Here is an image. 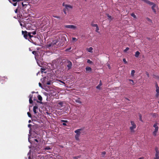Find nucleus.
I'll return each instance as SVG.
<instances>
[{
	"label": "nucleus",
	"instance_id": "obj_63",
	"mask_svg": "<svg viewBox=\"0 0 159 159\" xmlns=\"http://www.w3.org/2000/svg\"><path fill=\"white\" fill-rule=\"evenodd\" d=\"M15 12L16 13L17 12V9L15 11Z\"/></svg>",
	"mask_w": 159,
	"mask_h": 159
},
{
	"label": "nucleus",
	"instance_id": "obj_12",
	"mask_svg": "<svg viewBox=\"0 0 159 159\" xmlns=\"http://www.w3.org/2000/svg\"><path fill=\"white\" fill-rule=\"evenodd\" d=\"M38 108V106L37 105H35L33 107V111L35 114H36L37 112L36 111V109Z\"/></svg>",
	"mask_w": 159,
	"mask_h": 159
},
{
	"label": "nucleus",
	"instance_id": "obj_21",
	"mask_svg": "<svg viewBox=\"0 0 159 159\" xmlns=\"http://www.w3.org/2000/svg\"><path fill=\"white\" fill-rule=\"evenodd\" d=\"M31 33L30 32H29V35H28V38L29 39H28L29 40H30L29 39H31V38L33 37V36L32 35H31Z\"/></svg>",
	"mask_w": 159,
	"mask_h": 159
},
{
	"label": "nucleus",
	"instance_id": "obj_2",
	"mask_svg": "<svg viewBox=\"0 0 159 159\" xmlns=\"http://www.w3.org/2000/svg\"><path fill=\"white\" fill-rule=\"evenodd\" d=\"M144 1L145 3H146L149 5H152V11H153L155 13L156 12V10L155 9V8L156 7V4L154 3H153L152 2H150L149 1Z\"/></svg>",
	"mask_w": 159,
	"mask_h": 159
},
{
	"label": "nucleus",
	"instance_id": "obj_41",
	"mask_svg": "<svg viewBox=\"0 0 159 159\" xmlns=\"http://www.w3.org/2000/svg\"><path fill=\"white\" fill-rule=\"evenodd\" d=\"M29 102L31 104L33 103V101L32 99H29Z\"/></svg>",
	"mask_w": 159,
	"mask_h": 159
},
{
	"label": "nucleus",
	"instance_id": "obj_1",
	"mask_svg": "<svg viewBox=\"0 0 159 159\" xmlns=\"http://www.w3.org/2000/svg\"><path fill=\"white\" fill-rule=\"evenodd\" d=\"M83 130L82 129H78L75 131V133L76 134L75 136V138L76 140H79V137L81 133V131Z\"/></svg>",
	"mask_w": 159,
	"mask_h": 159
},
{
	"label": "nucleus",
	"instance_id": "obj_24",
	"mask_svg": "<svg viewBox=\"0 0 159 159\" xmlns=\"http://www.w3.org/2000/svg\"><path fill=\"white\" fill-rule=\"evenodd\" d=\"M53 16L54 18H57L59 19H61V17L59 16L53 15Z\"/></svg>",
	"mask_w": 159,
	"mask_h": 159
},
{
	"label": "nucleus",
	"instance_id": "obj_5",
	"mask_svg": "<svg viewBox=\"0 0 159 159\" xmlns=\"http://www.w3.org/2000/svg\"><path fill=\"white\" fill-rule=\"evenodd\" d=\"M62 5L63 6L65 7V8L67 10H69L70 9H72V7L71 5L67 4H65L64 2L63 3Z\"/></svg>",
	"mask_w": 159,
	"mask_h": 159
},
{
	"label": "nucleus",
	"instance_id": "obj_53",
	"mask_svg": "<svg viewBox=\"0 0 159 159\" xmlns=\"http://www.w3.org/2000/svg\"><path fill=\"white\" fill-rule=\"evenodd\" d=\"M61 121L63 122H64L65 123H66V122H68V121L67 120H61Z\"/></svg>",
	"mask_w": 159,
	"mask_h": 159
},
{
	"label": "nucleus",
	"instance_id": "obj_37",
	"mask_svg": "<svg viewBox=\"0 0 159 159\" xmlns=\"http://www.w3.org/2000/svg\"><path fill=\"white\" fill-rule=\"evenodd\" d=\"M6 79L7 80V76L6 77V76H5V77H1V79L2 80H4V79Z\"/></svg>",
	"mask_w": 159,
	"mask_h": 159
},
{
	"label": "nucleus",
	"instance_id": "obj_46",
	"mask_svg": "<svg viewBox=\"0 0 159 159\" xmlns=\"http://www.w3.org/2000/svg\"><path fill=\"white\" fill-rule=\"evenodd\" d=\"M66 9L65 8H64L63 10V12H64V13L65 14H66Z\"/></svg>",
	"mask_w": 159,
	"mask_h": 159
},
{
	"label": "nucleus",
	"instance_id": "obj_35",
	"mask_svg": "<svg viewBox=\"0 0 159 159\" xmlns=\"http://www.w3.org/2000/svg\"><path fill=\"white\" fill-rule=\"evenodd\" d=\"M129 49V48L128 47H127L124 50V52H126Z\"/></svg>",
	"mask_w": 159,
	"mask_h": 159
},
{
	"label": "nucleus",
	"instance_id": "obj_62",
	"mask_svg": "<svg viewBox=\"0 0 159 159\" xmlns=\"http://www.w3.org/2000/svg\"><path fill=\"white\" fill-rule=\"evenodd\" d=\"M108 66L109 69H110V66L109 65H108Z\"/></svg>",
	"mask_w": 159,
	"mask_h": 159
},
{
	"label": "nucleus",
	"instance_id": "obj_51",
	"mask_svg": "<svg viewBox=\"0 0 159 159\" xmlns=\"http://www.w3.org/2000/svg\"><path fill=\"white\" fill-rule=\"evenodd\" d=\"M147 19L148 20V21H149V22H152V20L149 18H147Z\"/></svg>",
	"mask_w": 159,
	"mask_h": 159
},
{
	"label": "nucleus",
	"instance_id": "obj_33",
	"mask_svg": "<svg viewBox=\"0 0 159 159\" xmlns=\"http://www.w3.org/2000/svg\"><path fill=\"white\" fill-rule=\"evenodd\" d=\"M91 25L93 26V27H97L98 25H97V24H94L93 23H91Z\"/></svg>",
	"mask_w": 159,
	"mask_h": 159
},
{
	"label": "nucleus",
	"instance_id": "obj_58",
	"mask_svg": "<svg viewBox=\"0 0 159 159\" xmlns=\"http://www.w3.org/2000/svg\"><path fill=\"white\" fill-rule=\"evenodd\" d=\"M32 125L31 124H29L28 125V127L29 128H30Z\"/></svg>",
	"mask_w": 159,
	"mask_h": 159
},
{
	"label": "nucleus",
	"instance_id": "obj_64",
	"mask_svg": "<svg viewBox=\"0 0 159 159\" xmlns=\"http://www.w3.org/2000/svg\"><path fill=\"white\" fill-rule=\"evenodd\" d=\"M37 102H38L40 103H42V102H39V101H37Z\"/></svg>",
	"mask_w": 159,
	"mask_h": 159
},
{
	"label": "nucleus",
	"instance_id": "obj_60",
	"mask_svg": "<svg viewBox=\"0 0 159 159\" xmlns=\"http://www.w3.org/2000/svg\"><path fill=\"white\" fill-rule=\"evenodd\" d=\"M144 158L143 157H140L138 159H143Z\"/></svg>",
	"mask_w": 159,
	"mask_h": 159
},
{
	"label": "nucleus",
	"instance_id": "obj_16",
	"mask_svg": "<svg viewBox=\"0 0 159 159\" xmlns=\"http://www.w3.org/2000/svg\"><path fill=\"white\" fill-rule=\"evenodd\" d=\"M102 83L101 80H100L99 84L96 87L97 89H100V86L102 85Z\"/></svg>",
	"mask_w": 159,
	"mask_h": 159
},
{
	"label": "nucleus",
	"instance_id": "obj_34",
	"mask_svg": "<svg viewBox=\"0 0 159 159\" xmlns=\"http://www.w3.org/2000/svg\"><path fill=\"white\" fill-rule=\"evenodd\" d=\"M128 80H129V81L132 82V85H134V81L132 80L129 79Z\"/></svg>",
	"mask_w": 159,
	"mask_h": 159
},
{
	"label": "nucleus",
	"instance_id": "obj_10",
	"mask_svg": "<svg viewBox=\"0 0 159 159\" xmlns=\"http://www.w3.org/2000/svg\"><path fill=\"white\" fill-rule=\"evenodd\" d=\"M57 106H58L59 108H60L63 106V102H59L57 103Z\"/></svg>",
	"mask_w": 159,
	"mask_h": 159
},
{
	"label": "nucleus",
	"instance_id": "obj_11",
	"mask_svg": "<svg viewBox=\"0 0 159 159\" xmlns=\"http://www.w3.org/2000/svg\"><path fill=\"white\" fill-rule=\"evenodd\" d=\"M156 92L157 93L155 95L156 97L157 98H158L159 96V88L156 89Z\"/></svg>",
	"mask_w": 159,
	"mask_h": 159
},
{
	"label": "nucleus",
	"instance_id": "obj_42",
	"mask_svg": "<svg viewBox=\"0 0 159 159\" xmlns=\"http://www.w3.org/2000/svg\"><path fill=\"white\" fill-rule=\"evenodd\" d=\"M31 33V34H32L33 35H35L36 34V31H34Z\"/></svg>",
	"mask_w": 159,
	"mask_h": 159
},
{
	"label": "nucleus",
	"instance_id": "obj_56",
	"mask_svg": "<svg viewBox=\"0 0 159 159\" xmlns=\"http://www.w3.org/2000/svg\"><path fill=\"white\" fill-rule=\"evenodd\" d=\"M62 125L64 126H66L67 125L65 123H62Z\"/></svg>",
	"mask_w": 159,
	"mask_h": 159
},
{
	"label": "nucleus",
	"instance_id": "obj_20",
	"mask_svg": "<svg viewBox=\"0 0 159 159\" xmlns=\"http://www.w3.org/2000/svg\"><path fill=\"white\" fill-rule=\"evenodd\" d=\"M93 49V48L92 47H90L89 48H88L87 50L88 52H92Z\"/></svg>",
	"mask_w": 159,
	"mask_h": 159
},
{
	"label": "nucleus",
	"instance_id": "obj_6",
	"mask_svg": "<svg viewBox=\"0 0 159 159\" xmlns=\"http://www.w3.org/2000/svg\"><path fill=\"white\" fill-rule=\"evenodd\" d=\"M66 63L67 64V66L68 68V70L70 69L73 65L72 63L70 61L67 60L66 61Z\"/></svg>",
	"mask_w": 159,
	"mask_h": 159
},
{
	"label": "nucleus",
	"instance_id": "obj_57",
	"mask_svg": "<svg viewBox=\"0 0 159 159\" xmlns=\"http://www.w3.org/2000/svg\"><path fill=\"white\" fill-rule=\"evenodd\" d=\"M39 85L40 87H42V85L41 83H39Z\"/></svg>",
	"mask_w": 159,
	"mask_h": 159
},
{
	"label": "nucleus",
	"instance_id": "obj_9",
	"mask_svg": "<svg viewBox=\"0 0 159 159\" xmlns=\"http://www.w3.org/2000/svg\"><path fill=\"white\" fill-rule=\"evenodd\" d=\"M9 2L12 3L14 6H16L17 2H18L20 1H9Z\"/></svg>",
	"mask_w": 159,
	"mask_h": 159
},
{
	"label": "nucleus",
	"instance_id": "obj_45",
	"mask_svg": "<svg viewBox=\"0 0 159 159\" xmlns=\"http://www.w3.org/2000/svg\"><path fill=\"white\" fill-rule=\"evenodd\" d=\"M51 81H48L47 82V84L48 85H50L51 84Z\"/></svg>",
	"mask_w": 159,
	"mask_h": 159
},
{
	"label": "nucleus",
	"instance_id": "obj_36",
	"mask_svg": "<svg viewBox=\"0 0 159 159\" xmlns=\"http://www.w3.org/2000/svg\"><path fill=\"white\" fill-rule=\"evenodd\" d=\"M87 62L88 63L91 64L92 63V61L90 60L89 59H88L87 60Z\"/></svg>",
	"mask_w": 159,
	"mask_h": 159
},
{
	"label": "nucleus",
	"instance_id": "obj_61",
	"mask_svg": "<svg viewBox=\"0 0 159 159\" xmlns=\"http://www.w3.org/2000/svg\"><path fill=\"white\" fill-rule=\"evenodd\" d=\"M73 158H74V159H78L76 158V157H74Z\"/></svg>",
	"mask_w": 159,
	"mask_h": 159
},
{
	"label": "nucleus",
	"instance_id": "obj_44",
	"mask_svg": "<svg viewBox=\"0 0 159 159\" xmlns=\"http://www.w3.org/2000/svg\"><path fill=\"white\" fill-rule=\"evenodd\" d=\"M123 61L126 64L127 63V62L126 60V59L125 58H124L123 60Z\"/></svg>",
	"mask_w": 159,
	"mask_h": 159
},
{
	"label": "nucleus",
	"instance_id": "obj_27",
	"mask_svg": "<svg viewBox=\"0 0 159 159\" xmlns=\"http://www.w3.org/2000/svg\"><path fill=\"white\" fill-rule=\"evenodd\" d=\"M135 73V70H132L131 71V76H134Z\"/></svg>",
	"mask_w": 159,
	"mask_h": 159
},
{
	"label": "nucleus",
	"instance_id": "obj_39",
	"mask_svg": "<svg viewBox=\"0 0 159 159\" xmlns=\"http://www.w3.org/2000/svg\"><path fill=\"white\" fill-rule=\"evenodd\" d=\"M99 30V28L98 27V26L97 27H96V31L97 32H98Z\"/></svg>",
	"mask_w": 159,
	"mask_h": 159
},
{
	"label": "nucleus",
	"instance_id": "obj_4",
	"mask_svg": "<svg viewBox=\"0 0 159 159\" xmlns=\"http://www.w3.org/2000/svg\"><path fill=\"white\" fill-rule=\"evenodd\" d=\"M22 34L23 35V36L26 39H29L28 35L29 32H28L26 31H22Z\"/></svg>",
	"mask_w": 159,
	"mask_h": 159
},
{
	"label": "nucleus",
	"instance_id": "obj_3",
	"mask_svg": "<svg viewBox=\"0 0 159 159\" xmlns=\"http://www.w3.org/2000/svg\"><path fill=\"white\" fill-rule=\"evenodd\" d=\"M130 123L131 125H132V126L130 127L129 128L130 130V132L131 133H134L135 131L134 129L136 128V125L133 121H131Z\"/></svg>",
	"mask_w": 159,
	"mask_h": 159
},
{
	"label": "nucleus",
	"instance_id": "obj_28",
	"mask_svg": "<svg viewBox=\"0 0 159 159\" xmlns=\"http://www.w3.org/2000/svg\"><path fill=\"white\" fill-rule=\"evenodd\" d=\"M32 53L34 54L35 56L38 55V53L36 51H33Z\"/></svg>",
	"mask_w": 159,
	"mask_h": 159
},
{
	"label": "nucleus",
	"instance_id": "obj_17",
	"mask_svg": "<svg viewBox=\"0 0 159 159\" xmlns=\"http://www.w3.org/2000/svg\"><path fill=\"white\" fill-rule=\"evenodd\" d=\"M158 131V130L155 129V130L153 132V135L156 136L157 135V134Z\"/></svg>",
	"mask_w": 159,
	"mask_h": 159
},
{
	"label": "nucleus",
	"instance_id": "obj_43",
	"mask_svg": "<svg viewBox=\"0 0 159 159\" xmlns=\"http://www.w3.org/2000/svg\"><path fill=\"white\" fill-rule=\"evenodd\" d=\"M45 69L44 68H41V71L42 72L41 73H42L43 72V70H45Z\"/></svg>",
	"mask_w": 159,
	"mask_h": 159
},
{
	"label": "nucleus",
	"instance_id": "obj_14",
	"mask_svg": "<svg viewBox=\"0 0 159 159\" xmlns=\"http://www.w3.org/2000/svg\"><path fill=\"white\" fill-rule=\"evenodd\" d=\"M159 153H156L155 157L154 158V159H159Z\"/></svg>",
	"mask_w": 159,
	"mask_h": 159
},
{
	"label": "nucleus",
	"instance_id": "obj_29",
	"mask_svg": "<svg viewBox=\"0 0 159 159\" xmlns=\"http://www.w3.org/2000/svg\"><path fill=\"white\" fill-rule=\"evenodd\" d=\"M156 153H159V151L158 149V148L157 147H156L155 148Z\"/></svg>",
	"mask_w": 159,
	"mask_h": 159
},
{
	"label": "nucleus",
	"instance_id": "obj_48",
	"mask_svg": "<svg viewBox=\"0 0 159 159\" xmlns=\"http://www.w3.org/2000/svg\"><path fill=\"white\" fill-rule=\"evenodd\" d=\"M33 98V95L32 94H30L29 95V99H32Z\"/></svg>",
	"mask_w": 159,
	"mask_h": 159
},
{
	"label": "nucleus",
	"instance_id": "obj_13",
	"mask_svg": "<svg viewBox=\"0 0 159 159\" xmlns=\"http://www.w3.org/2000/svg\"><path fill=\"white\" fill-rule=\"evenodd\" d=\"M158 123H156L153 125V127L155 128V129L158 130L159 127L157 126Z\"/></svg>",
	"mask_w": 159,
	"mask_h": 159
},
{
	"label": "nucleus",
	"instance_id": "obj_7",
	"mask_svg": "<svg viewBox=\"0 0 159 159\" xmlns=\"http://www.w3.org/2000/svg\"><path fill=\"white\" fill-rule=\"evenodd\" d=\"M65 27L67 28L75 30L76 28V27L73 25H67L65 26Z\"/></svg>",
	"mask_w": 159,
	"mask_h": 159
},
{
	"label": "nucleus",
	"instance_id": "obj_47",
	"mask_svg": "<svg viewBox=\"0 0 159 159\" xmlns=\"http://www.w3.org/2000/svg\"><path fill=\"white\" fill-rule=\"evenodd\" d=\"M71 47H70V48H66V51H68L69 50H70L71 49Z\"/></svg>",
	"mask_w": 159,
	"mask_h": 159
},
{
	"label": "nucleus",
	"instance_id": "obj_22",
	"mask_svg": "<svg viewBox=\"0 0 159 159\" xmlns=\"http://www.w3.org/2000/svg\"><path fill=\"white\" fill-rule=\"evenodd\" d=\"M131 15L132 17H133L134 18L136 19H137L136 16L135 15V14L134 13H132L131 14Z\"/></svg>",
	"mask_w": 159,
	"mask_h": 159
},
{
	"label": "nucleus",
	"instance_id": "obj_31",
	"mask_svg": "<svg viewBox=\"0 0 159 159\" xmlns=\"http://www.w3.org/2000/svg\"><path fill=\"white\" fill-rule=\"evenodd\" d=\"M75 102H76L80 103V104H81L82 103L81 102L80 100L79 99H76V100H75Z\"/></svg>",
	"mask_w": 159,
	"mask_h": 159
},
{
	"label": "nucleus",
	"instance_id": "obj_55",
	"mask_svg": "<svg viewBox=\"0 0 159 159\" xmlns=\"http://www.w3.org/2000/svg\"><path fill=\"white\" fill-rule=\"evenodd\" d=\"M155 86H156V89L157 88H159V87L158 86V84L157 83H156Z\"/></svg>",
	"mask_w": 159,
	"mask_h": 159
},
{
	"label": "nucleus",
	"instance_id": "obj_30",
	"mask_svg": "<svg viewBox=\"0 0 159 159\" xmlns=\"http://www.w3.org/2000/svg\"><path fill=\"white\" fill-rule=\"evenodd\" d=\"M51 149V148L49 146H46L44 148L45 150H49Z\"/></svg>",
	"mask_w": 159,
	"mask_h": 159
},
{
	"label": "nucleus",
	"instance_id": "obj_52",
	"mask_svg": "<svg viewBox=\"0 0 159 159\" xmlns=\"http://www.w3.org/2000/svg\"><path fill=\"white\" fill-rule=\"evenodd\" d=\"M154 77L156 79H157L159 80V77L156 76V75H154Z\"/></svg>",
	"mask_w": 159,
	"mask_h": 159
},
{
	"label": "nucleus",
	"instance_id": "obj_19",
	"mask_svg": "<svg viewBox=\"0 0 159 159\" xmlns=\"http://www.w3.org/2000/svg\"><path fill=\"white\" fill-rule=\"evenodd\" d=\"M85 70L86 71H91L92 70V69L90 67L88 66L86 67Z\"/></svg>",
	"mask_w": 159,
	"mask_h": 159
},
{
	"label": "nucleus",
	"instance_id": "obj_38",
	"mask_svg": "<svg viewBox=\"0 0 159 159\" xmlns=\"http://www.w3.org/2000/svg\"><path fill=\"white\" fill-rule=\"evenodd\" d=\"M27 114L29 117H30V118H31L32 117L31 115L29 112H27Z\"/></svg>",
	"mask_w": 159,
	"mask_h": 159
},
{
	"label": "nucleus",
	"instance_id": "obj_25",
	"mask_svg": "<svg viewBox=\"0 0 159 159\" xmlns=\"http://www.w3.org/2000/svg\"><path fill=\"white\" fill-rule=\"evenodd\" d=\"M106 15H107V17H108V19L109 20H112V17L111 16L109 15L108 14H106Z\"/></svg>",
	"mask_w": 159,
	"mask_h": 159
},
{
	"label": "nucleus",
	"instance_id": "obj_15",
	"mask_svg": "<svg viewBox=\"0 0 159 159\" xmlns=\"http://www.w3.org/2000/svg\"><path fill=\"white\" fill-rule=\"evenodd\" d=\"M22 5L23 7L27 6L28 4V2H21Z\"/></svg>",
	"mask_w": 159,
	"mask_h": 159
},
{
	"label": "nucleus",
	"instance_id": "obj_23",
	"mask_svg": "<svg viewBox=\"0 0 159 159\" xmlns=\"http://www.w3.org/2000/svg\"><path fill=\"white\" fill-rule=\"evenodd\" d=\"M38 99L40 101H41L42 100V98L41 95H39L38 96Z\"/></svg>",
	"mask_w": 159,
	"mask_h": 159
},
{
	"label": "nucleus",
	"instance_id": "obj_8",
	"mask_svg": "<svg viewBox=\"0 0 159 159\" xmlns=\"http://www.w3.org/2000/svg\"><path fill=\"white\" fill-rule=\"evenodd\" d=\"M59 42L57 40H55L53 41L52 43V44L54 45H56V46H59Z\"/></svg>",
	"mask_w": 159,
	"mask_h": 159
},
{
	"label": "nucleus",
	"instance_id": "obj_40",
	"mask_svg": "<svg viewBox=\"0 0 159 159\" xmlns=\"http://www.w3.org/2000/svg\"><path fill=\"white\" fill-rule=\"evenodd\" d=\"M66 35H63V36H62V38H63V39H64V40L65 41H66Z\"/></svg>",
	"mask_w": 159,
	"mask_h": 159
},
{
	"label": "nucleus",
	"instance_id": "obj_50",
	"mask_svg": "<svg viewBox=\"0 0 159 159\" xmlns=\"http://www.w3.org/2000/svg\"><path fill=\"white\" fill-rule=\"evenodd\" d=\"M77 39L75 38H72V40L73 41H77Z\"/></svg>",
	"mask_w": 159,
	"mask_h": 159
},
{
	"label": "nucleus",
	"instance_id": "obj_32",
	"mask_svg": "<svg viewBox=\"0 0 159 159\" xmlns=\"http://www.w3.org/2000/svg\"><path fill=\"white\" fill-rule=\"evenodd\" d=\"M139 116L140 120L142 122H143V120H142V115L141 114H139Z\"/></svg>",
	"mask_w": 159,
	"mask_h": 159
},
{
	"label": "nucleus",
	"instance_id": "obj_49",
	"mask_svg": "<svg viewBox=\"0 0 159 159\" xmlns=\"http://www.w3.org/2000/svg\"><path fill=\"white\" fill-rule=\"evenodd\" d=\"M146 74L147 75L148 77H149V74L148 73V72H146Z\"/></svg>",
	"mask_w": 159,
	"mask_h": 159
},
{
	"label": "nucleus",
	"instance_id": "obj_18",
	"mask_svg": "<svg viewBox=\"0 0 159 159\" xmlns=\"http://www.w3.org/2000/svg\"><path fill=\"white\" fill-rule=\"evenodd\" d=\"M140 54V53L138 51H137L135 52V56L136 57H139Z\"/></svg>",
	"mask_w": 159,
	"mask_h": 159
},
{
	"label": "nucleus",
	"instance_id": "obj_59",
	"mask_svg": "<svg viewBox=\"0 0 159 159\" xmlns=\"http://www.w3.org/2000/svg\"><path fill=\"white\" fill-rule=\"evenodd\" d=\"M34 141L37 142H38V141L37 139H34Z\"/></svg>",
	"mask_w": 159,
	"mask_h": 159
},
{
	"label": "nucleus",
	"instance_id": "obj_26",
	"mask_svg": "<svg viewBox=\"0 0 159 159\" xmlns=\"http://www.w3.org/2000/svg\"><path fill=\"white\" fill-rule=\"evenodd\" d=\"M106 152L104 151L102 152V157H104V156L106 155Z\"/></svg>",
	"mask_w": 159,
	"mask_h": 159
},
{
	"label": "nucleus",
	"instance_id": "obj_54",
	"mask_svg": "<svg viewBox=\"0 0 159 159\" xmlns=\"http://www.w3.org/2000/svg\"><path fill=\"white\" fill-rule=\"evenodd\" d=\"M59 81L61 83H62V84H65V83L63 81H61V80H59Z\"/></svg>",
	"mask_w": 159,
	"mask_h": 159
}]
</instances>
